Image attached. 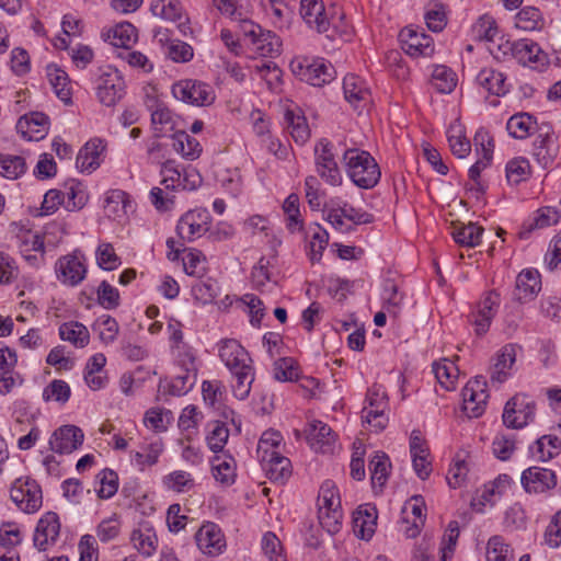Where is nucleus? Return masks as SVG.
Listing matches in <instances>:
<instances>
[{
    "label": "nucleus",
    "mask_w": 561,
    "mask_h": 561,
    "mask_svg": "<svg viewBox=\"0 0 561 561\" xmlns=\"http://www.w3.org/2000/svg\"><path fill=\"white\" fill-rule=\"evenodd\" d=\"M65 208L69 211L81 209L88 202V193L84 185L75 179H70L64 184Z\"/></svg>",
    "instance_id": "obj_33"
},
{
    "label": "nucleus",
    "mask_w": 561,
    "mask_h": 561,
    "mask_svg": "<svg viewBox=\"0 0 561 561\" xmlns=\"http://www.w3.org/2000/svg\"><path fill=\"white\" fill-rule=\"evenodd\" d=\"M161 175L162 181L161 184L165 187V190H176L179 187H182L183 190H194L201 184V176L196 175L195 178L197 180H194L192 184L183 183L182 181V173L175 167L174 161L168 160L165 161L161 167Z\"/></svg>",
    "instance_id": "obj_30"
},
{
    "label": "nucleus",
    "mask_w": 561,
    "mask_h": 561,
    "mask_svg": "<svg viewBox=\"0 0 561 561\" xmlns=\"http://www.w3.org/2000/svg\"><path fill=\"white\" fill-rule=\"evenodd\" d=\"M343 162L352 182L364 190L376 186L380 180V170L374 157L365 150L351 148L344 151Z\"/></svg>",
    "instance_id": "obj_1"
},
{
    "label": "nucleus",
    "mask_w": 561,
    "mask_h": 561,
    "mask_svg": "<svg viewBox=\"0 0 561 561\" xmlns=\"http://www.w3.org/2000/svg\"><path fill=\"white\" fill-rule=\"evenodd\" d=\"M515 360L516 345L507 344L502 347L500 353L496 355L495 363L491 367V381L497 383L504 382L507 379L510 369L514 365Z\"/></svg>",
    "instance_id": "obj_28"
},
{
    "label": "nucleus",
    "mask_w": 561,
    "mask_h": 561,
    "mask_svg": "<svg viewBox=\"0 0 561 561\" xmlns=\"http://www.w3.org/2000/svg\"><path fill=\"white\" fill-rule=\"evenodd\" d=\"M542 130V128L540 129ZM534 154L539 163L548 167L558 154V145L556 137L550 133V127L547 130L540 131L534 142Z\"/></svg>",
    "instance_id": "obj_27"
},
{
    "label": "nucleus",
    "mask_w": 561,
    "mask_h": 561,
    "mask_svg": "<svg viewBox=\"0 0 561 561\" xmlns=\"http://www.w3.org/2000/svg\"><path fill=\"white\" fill-rule=\"evenodd\" d=\"M477 82L489 93L496 96L505 95L508 92L506 77L492 68L480 70L477 76Z\"/></svg>",
    "instance_id": "obj_31"
},
{
    "label": "nucleus",
    "mask_w": 561,
    "mask_h": 561,
    "mask_svg": "<svg viewBox=\"0 0 561 561\" xmlns=\"http://www.w3.org/2000/svg\"><path fill=\"white\" fill-rule=\"evenodd\" d=\"M299 12L308 27L320 34L330 30L331 21L322 0H300Z\"/></svg>",
    "instance_id": "obj_14"
},
{
    "label": "nucleus",
    "mask_w": 561,
    "mask_h": 561,
    "mask_svg": "<svg viewBox=\"0 0 561 561\" xmlns=\"http://www.w3.org/2000/svg\"><path fill=\"white\" fill-rule=\"evenodd\" d=\"M59 517L54 512L46 513L37 523L33 542L39 551H46L50 545H54L59 536Z\"/></svg>",
    "instance_id": "obj_16"
},
{
    "label": "nucleus",
    "mask_w": 561,
    "mask_h": 561,
    "mask_svg": "<svg viewBox=\"0 0 561 561\" xmlns=\"http://www.w3.org/2000/svg\"><path fill=\"white\" fill-rule=\"evenodd\" d=\"M25 171L26 163L24 158L0 153V174L3 178L15 180L24 174Z\"/></svg>",
    "instance_id": "obj_47"
},
{
    "label": "nucleus",
    "mask_w": 561,
    "mask_h": 561,
    "mask_svg": "<svg viewBox=\"0 0 561 561\" xmlns=\"http://www.w3.org/2000/svg\"><path fill=\"white\" fill-rule=\"evenodd\" d=\"M98 302L105 309L112 310L119 306V291L106 280H102L96 290Z\"/></svg>",
    "instance_id": "obj_57"
},
{
    "label": "nucleus",
    "mask_w": 561,
    "mask_h": 561,
    "mask_svg": "<svg viewBox=\"0 0 561 561\" xmlns=\"http://www.w3.org/2000/svg\"><path fill=\"white\" fill-rule=\"evenodd\" d=\"M402 49L412 57H428L434 53L432 37L425 33L405 27L399 34Z\"/></svg>",
    "instance_id": "obj_15"
},
{
    "label": "nucleus",
    "mask_w": 561,
    "mask_h": 561,
    "mask_svg": "<svg viewBox=\"0 0 561 561\" xmlns=\"http://www.w3.org/2000/svg\"><path fill=\"white\" fill-rule=\"evenodd\" d=\"M345 100L355 108H363L370 102V91L356 75H347L343 80Z\"/></svg>",
    "instance_id": "obj_23"
},
{
    "label": "nucleus",
    "mask_w": 561,
    "mask_h": 561,
    "mask_svg": "<svg viewBox=\"0 0 561 561\" xmlns=\"http://www.w3.org/2000/svg\"><path fill=\"white\" fill-rule=\"evenodd\" d=\"M130 540L134 547L144 556L150 557L157 549V536L153 529L147 525L135 529Z\"/></svg>",
    "instance_id": "obj_36"
},
{
    "label": "nucleus",
    "mask_w": 561,
    "mask_h": 561,
    "mask_svg": "<svg viewBox=\"0 0 561 561\" xmlns=\"http://www.w3.org/2000/svg\"><path fill=\"white\" fill-rule=\"evenodd\" d=\"M101 488L98 491V495L101 499H111L118 489V477L115 471L111 469L102 470L98 476Z\"/></svg>",
    "instance_id": "obj_58"
},
{
    "label": "nucleus",
    "mask_w": 561,
    "mask_h": 561,
    "mask_svg": "<svg viewBox=\"0 0 561 561\" xmlns=\"http://www.w3.org/2000/svg\"><path fill=\"white\" fill-rule=\"evenodd\" d=\"M455 72L443 65H438L432 72V84L439 93H450L456 87Z\"/></svg>",
    "instance_id": "obj_48"
},
{
    "label": "nucleus",
    "mask_w": 561,
    "mask_h": 561,
    "mask_svg": "<svg viewBox=\"0 0 561 561\" xmlns=\"http://www.w3.org/2000/svg\"><path fill=\"white\" fill-rule=\"evenodd\" d=\"M542 25L540 11L535 7H526L516 14V26L524 31H535Z\"/></svg>",
    "instance_id": "obj_53"
},
{
    "label": "nucleus",
    "mask_w": 561,
    "mask_h": 561,
    "mask_svg": "<svg viewBox=\"0 0 561 561\" xmlns=\"http://www.w3.org/2000/svg\"><path fill=\"white\" fill-rule=\"evenodd\" d=\"M55 272L57 279L62 284L79 285L87 274L84 256L79 251L61 256L55 264Z\"/></svg>",
    "instance_id": "obj_10"
},
{
    "label": "nucleus",
    "mask_w": 561,
    "mask_h": 561,
    "mask_svg": "<svg viewBox=\"0 0 561 561\" xmlns=\"http://www.w3.org/2000/svg\"><path fill=\"white\" fill-rule=\"evenodd\" d=\"M512 56L523 66L541 70L548 64V56L541 47L530 39H519L511 44Z\"/></svg>",
    "instance_id": "obj_12"
},
{
    "label": "nucleus",
    "mask_w": 561,
    "mask_h": 561,
    "mask_svg": "<svg viewBox=\"0 0 561 561\" xmlns=\"http://www.w3.org/2000/svg\"><path fill=\"white\" fill-rule=\"evenodd\" d=\"M231 374L236 378V383L232 386L234 397L239 400L247 399L251 390V385L254 380V373L251 364L244 366V369L239 368L231 371Z\"/></svg>",
    "instance_id": "obj_45"
},
{
    "label": "nucleus",
    "mask_w": 561,
    "mask_h": 561,
    "mask_svg": "<svg viewBox=\"0 0 561 561\" xmlns=\"http://www.w3.org/2000/svg\"><path fill=\"white\" fill-rule=\"evenodd\" d=\"M286 127L297 144L304 145L310 137L307 119L300 113L287 110L284 115Z\"/></svg>",
    "instance_id": "obj_35"
},
{
    "label": "nucleus",
    "mask_w": 561,
    "mask_h": 561,
    "mask_svg": "<svg viewBox=\"0 0 561 561\" xmlns=\"http://www.w3.org/2000/svg\"><path fill=\"white\" fill-rule=\"evenodd\" d=\"M510 546L501 536H492L488 541L486 561H511L508 558Z\"/></svg>",
    "instance_id": "obj_60"
},
{
    "label": "nucleus",
    "mask_w": 561,
    "mask_h": 561,
    "mask_svg": "<svg viewBox=\"0 0 561 561\" xmlns=\"http://www.w3.org/2000/svg\"><path fill=\"white\" fill-rule=\"evenodd\" d=\"M499 304V294L494 290L489 291L479 304V309L473 321L477 334L481 335L488 331L491 320L495 314V308Z\"/></svg>",
    "instance_id": "obj_29"
},
{
    "label": "nucleus",
    "mask_w": 561,
    "mask_h": 561,
    "mask_svg": "<svg viewBox=\"0 0 561 561\" xmlns=\"http://www.w3.org/2000/svg\"><path fill=\"white\" fill-rule=\"evenodd\" d=\"M534 123V117L530 114L518 113L510 117L506 129L514 138L524 139L530 134Z\"/></svg>",
    "instance_id": "obj_46"
},
{
    "label": "nucleus",
    "mask_w": 561,
    "mask_h": 561,
    "mask_svg": "<svg viewBox=\"0 0 561 561\" xmlns=\"http://www.w3.org/2000/svg\"><path fill=\"white\" fill-rule=\"evenodd\" d=\"M261 462L272 482L284 484L291 476L290 460L278 451H264Z\"/></svg>",
    "instance_id": "obj_17"
},
{
    "label": "nucleus",
    "mask_w": 561,
    "mask_h": 561,
    "mask_svg": "<svg viewBox=\"0 0 561 561\" xmlns=\"http://www.w3.org/2000/svg\"><path fill=\"white\" fill-rule=\"evenodd\" d=\"M96 95L99 101L105 106H113L125 93V81L116 68L105 67L101 70Z\"/></svg>",
    "instance_id": "obj_7"
},
{
    "label": "nucleus",
    "mask_w": 561,
    "mask_h": 561,
    "mask_svg": "<svg viewBox=\"0 0 561 561\" xmlns=\"http://www.w3.org/2000/svg\"><path fill=\"white\" fill-rule=\"evenodd\" d=\"M112 33V45L115 47L129 48L137 41V30L129 22L117 24Z\"/></svg>",
    "instance_id": "obj_52"
},
{
    "label": "nucleus",
    "mask_w": 561,
    "mask_h": 561,
    "mask_svg": "<svg viewBox=\"0 0 561 561\" xmlns=\"http://www.w3.org/2000/svg\"><path fill=\"white\" fill-rule=\"evenodd\" d=\"M12 501L25 513L38 511L43 503L39 484L31 478H18L10 490Z\"/></svg>",
    "instance_id": "obj_3"
},
{
    "label": "nucleus",
    "mask_w": 561,
    "mask_h": 561,
    "mask_svg": "<svg viewBox=\"0 0 561 561\" xmlns=\"http://www.w3.org/2000/svg\"><path fill=\"white\" fill-rule=\"evenodd\" d=\"M530 174L529 161L525 158H514L506 164V179L508 183L518 185L526 181Z\"/></svg>",
    "instance_id": "obj_51"
},
{
    "label": "nucleus",
    "mask_w": 561,
    "mask_h": 561,
    "mask_svg": "<svg viewBox=\"0 0 561 561\" xmlns=\"http://www.w3.org/2000/svg\"><path fill=\"white\" fill-rule=\"evenodd\" d=\"M192 293L196 300L203 304H210L217 298L219 294V287L216 280L207 278L196 282L192 286Z\"/></svg>",
    "instance_id": "obj_54"
},
{
    "label": "nucleus",
    "mask_w": 561,
    "mask_h": 561,
    "mask_svg": "<svg viewBox=\"0 0 561 561\" xmlns=\"http://www.w3.org/2000/svg\"><path fill=\"white\" fill-rule=\"evenodd\" d=\"M474 145L478 153L482 157L477 160L474 164L479 165L481 170H484L492 160L494 144L489 133L483 128H480L474 135Z\"/></svg>",
    "instance_id": "obj_49"
},
{
    "label": "nucleus",
    "mask_w": 561,
    "mask_h": 561,
    "mask_svg": "<svg viewBox=\"0 0 561 561\" xmlns=\"http://www.w3.org/2000/svg\"><path fill=\"white\" fill-rule=\"evenodd\" d=\"M214 478L222 484L230 485L234 482V459L231 456H216L211 461Z\"/></svg>",
    "instance_id": "obj_40"
},
{
    "label": "nucleus",
    "mask_w": 561,
    "mask_h": 561,
    "mask_svg": "<svg viewBox=\"0 0 561 561\" xmlns=\"http://www.w3.org/2000/svg\"><path fill=\"white\" fill-rule=\"evenodd\" d=\"M342 511L340 507L335 508H325L319 507V522L323 529H325L330 535H334L341 529V520H342Z\"/></svg>",
    "instance_id": "obj_56"
},
{
    "label": "nucleus",
    "mask_w": 561,
    "mask_h": 561,
    "mask_svg": "<svg viewBox=\"0 0 561 561\" xmlns=\"http://www.w3.org/2000/svg\"><path fill=\"white\" fill-rule=\"evenodd\" d=\"M541 289L540 274L536 270L522 271L516 277L513 298L520 302L533 300Z\"/></svg>",
    "instance_id": "obj_20"
},
{
    "label": "nucleus",
    "mask_w": 561,
    "mask_h": 561,
    "mask_svg": "<svg viewBox=\"0 0 561 561\" xmlns=\"http://www.w3.org/2000/svg\"><path fill=\"white\" fill-rule=\"evenodd\" d=\"M129 206L127 194L121 190H114L107 193L105 198L104 210L107 217L117 219L126 214Z\"/></svg>",
    "instance_id": "obj_44"
},
{
    "label": "nucleus",
    "mask_w": 561,
    "mask_h": 561,
    "mask_svg": "<svg viewBox=\"0 0 561 561\" xmlns=\"http://www.w3.org/2000/svg\"><path fill=\"white\" fill-rule=\"evenodd\" d=\"M291 70L301 81H306L313 87H322L329 83L333 79L334 72L332 66L323 59L293 61Z\"/></svg>",
    "instance_id": "obj_8"
},
{
    "label": "nucleus",
    "mask_w": 561,
    "mask_h": 561,
    "mask_svg": "<svg viewBox=\"0 0 561 561\" xmlns=\"http://www.w3.org/2000/svg\"><path fill=\"white\" fill-rule=\"evenodd\" d=\"M71 394L69 385L60 379L49 382L43 390V399L45 401L54 400L61 404L66 403Z\"/></svg>",
    "instance_id": "obj_55"
},
{
    "label": "nucleus",
    "mask_w": 561,
    "mask_h": 561,
    "mask_svg": "<svg viewBox=\"0 0 561 561\" xmlns=\"http://www.w3.org/2000/svg\"><path fill=\"white\" fill-rule=\"evenodd\" d=\"M98 265L105 270H115L121 264V259L115 253L111 243H101L95 252Z\"/></svg>",
    "instance_id": "obj_59"
},
{
    "label": "nucleus",
    "mask_w": 561,
    "mask_h": 561,
    "mask_svg": "<svg viewBox=\"0 0 561 561\" xmlns=\"http://www.w3.org/2000/svg\"><path fill=\"white\" fill-rule=\"evenodd\" d=\"M205 257L201 251L191 250L183 257V267L187 275L202 277L205 272Z\"/></svg>",
    "instance_id": "obj_63"
},
{
    "label": "nucleus",
    "mask_w": 561,
    "mask_h": 561,
    "mask_svg": "<svg viewBox=\"0 0 561 561\" xmlns=\"http://www.w3.org/2000/svg\"><path fill=\"white\" fill-rule=\"evenodd\" d=\"M213 2L222 15L229 16L232 21L243 20L245 0H213Z\"/></svg>",
    "instance_id": "obj_64"
},
{
    "label": "nucleus",
    "mask_w": 561,
    "mask_h": 561,
    "mask_svg": "<svg viewBox=\"0 0 561 561\" xmlns=\"http://www.w3.org/2000/svg\"><path fill=\"white\" fill-rule=\"evenodd\" d=\"M229 437V430L226 424L219 421L214 422L213 428L207 436V444L211 451H222Z\"/></svg>",
    "instance_id": "obj_61"
},
{
    "label": "nucleus",
    "mask_w": 561,
    "mask_h": 561,
    "mask_svg": "<svg viewBox=\"0 0 561 561\" xmlns=\"http://www.w3.org/2000/svg\"><path fill=\"white\" fill-rule=\"evenodd\" d=\"M105 150V144L102 139L94 138L89 140L78 152L76 167L81 172H92L100 167V156Z\"/></svg>",
    "instance_id": "obj_26"
},
{
    "label": "nucleus",
    "mask_w": 561,
    "mask_h": 561,
    "mask_svg": "<svg viewBox=\"0 0 561 561\" xmlns=\"http://www.w3.org/2000/svg\"><path fill=\"white\" fill-rule=\"evenodd\" d=\"M172 147L179 154L187 160L197 159L202 152V146L198 140L183 130L173 134Z\"/></svg>",
    "instance_id": "obj_34"
},
{
    "label": "nucleus",
    "mask_w": 561,
    "mask_h": 561,
    "mask_svg": "<svg viewBox=\"0 0 561 561\" xmlns=\"http://www.w3.org/2000/svg\"><path fill=\"white\" fill-rule=\"evenodd\" d=\"M219 357L230 371L243 368L251 364L247 351L234 339L222 340L219 344Z\"/></svg>",
    "instance_id": "obj_21"
},
{
    "label": "nucleus",
    "mask_w": 561,
    "mask_h": 561,
    "mask_svg": "<svg viewBox=\"0 0 561 561\" xmlns=\"http://www.w3.org/2000/svg\"><path fill=\"white\" fill-rule=\"evenodd\" d=\"M530 451L538 460L547 461L560 454L561 440L553 435H543L530 447Z\"/></svg>",
    "instance_id": "obj_38"
},
{
    "label": "nucleus",
    "mask_w": 561,
    "mask_h": 561,
    "mask_svg": "<svg viewBox=\"0 0 561 561\" xmlns=\"http://www.w3.org/2000/svg\"><path fill=\"white\" fill-rule=\"evenodd\" d=\"M391 463L389 457L385 453H375L369 461V470L371 473V483L374 486L382 488L388 479Z\"/></svg>",
    "instance_id": "obj_41"
},
{
    "label": "nucleus",
    "mask_w": 561,
    "mask_h": 561,
    "mask_svg": "<svg viewBox=\"0 0 561 561\" xmlns=\"http://www.w3.org/2000/svg\"><path fill=\"white\" fill-rule=\"evenodd\" d=\"M199 550L208 556H218L226 547L220 528L214 523L203 525L195 535Z\"/></svg>",
    "instance_id": "obj_18"
},
{
    "label": "nucleus",
    "mask_w": 561,
    "mask_h": 561,
    "mask_svg": "<svg viewBox=\"0 0 561 561\" xmlns=\"http://www.w3.org/2000/svg\"><path fill=\"white\" fill-rule=\"evenodd\" d=\"M377 522V508L374 505L365 504L358 506L353 514V528L357 537L368 540L375 534Z\"/></svg>",
    "instance_id": "obj_24"
},
{
    "label": "nucleus",
    "mask_w": 561,
    "mask_h": 561,
    "mask_svg": "<svg viewBox=\"0 0 561 561\" xmlns=\"http://www.w3.org/2000/svg\"><path fill=\"white\" fill-rule=\"evenodd\" d=\"M153 104L148 105L151 112V124L156 131L172 130L175 126V117L173 113L157 100H152Z\"/></svg>",
    "instance_id": "obj_37"
},
{
    "label": "nucleus",
    "mask_w": 561,
    "mask_h": 561,
    "mask_svg": "<svg viewBox=\"0 0 561 561\" xmlns=\"http://www.w3.org/2000/svg\"><path fill=\"white\" fill-rule=\"evenodd\" d=\"M150 11L153 15L160 16L164 20L174 22L179 21L178 27L184 36L191 33L188 19L185 18V21H181L183 16V7L179 0H157L151 3Z\"/></svg>",
    "instance_id": "obj_22"
},
{
    "label": "nucleus",
    "mask_w": 561,
    "mask_h": 561,
    "mask_svg": "<svg viewBox=\"0 0 561 561\" xmlns=\"http://www.w3.org/2000/svg\"><path fill=\"white\" fill-rule=\"evenodd\" d=\"M210 214L205 208L186 211L178 221L176 233L182 241L192 242L209 230Z\"/></svg>",
    "instance_id": "obj_5"
},
{
    "label": "nucleus",
    "mask_w": 561,
    "mask_h": 561,
    "mask_svg": "<svg viewBox=\"0 0 561 561\" xmlns=\"http://www.w3.org/2000/svg\"><path fill=\"white\" fill-rule=\"evenodd\" d=\"M459 524L457 520H451L448 524V527L444 534L443 542H442V561H447V559L451 558L458 537H459Z\"/></svg>",
    "instance_id": "obj_62"
},
{
    "label": "nucleus",
    "mask_w": 561,
    "mask_h": 561,
    "mask_svg": "<svg viewBox=\"0 0 561 561\" xmlns=\"http://www.w3.org/2000/svg\"><path fill=\"white\" fill-rule=\"evenodd\" d=\"M307 439L312 449L322 454L332 451L335 440L331 427L321 421L310 423Z\"/></svg>",
    "instance_id": "obj_25"
},
{
    "label": "nucleus",
    "mask_w": 561,
    "mask_h": 561,
    "mask_svg": "<svg viewBox=\"0 0 561 561\" xmlns=\"http://www.w3.org/2000/svg\"><path fill=\"white\" fill-rule=\"evenodd\" d=\"M462 410L469 417H479L484 413L489 394L486 381L482 376L469 380L462 389Z\"/></svg>",
    "instance_id": "obj_9"
},
{
    "label": "nucleus",
    "mask_w": 561,
    "mask_h": 561,
    "mask_svg": "<svg viewBox=\"0 0 561 561\" xmlns=\"http://www.w3.org/2000/svg\"><path fill=\"white\" fill-rule=\"evenodd\" d=\"M49 118L41 112H33L19 118L16 130L27 140L43 139L48 130Z\"/></svg>",
    "instance_id": "obj_19"
},
{
    "label": "nucleus",
    "mask_w": 561,
    "mask_h": 561,
    "mask_svg": "<svg viewBox=\"0 0 561 561\" xmlns=\"http://www.w3.org/2000/svg\"><path fill=\"white\" fill-rule=\"evenodd\" d=\"M59 335L64 341H69L76 347H84L89 343L88 329L80 322L71 321L59 327Z\"/></svg>",
    "instance_id": "obj_39"
},
{
    "label": "nucleus",
    "mask_w": 561,
    "mask_h": 561,
    "mask_svg": "<svg viewBox=\"0 0 561 561\" xmlns=\"http://www.w3.org/2000/svg\"><path fill=\"white\" fill-rule=\"evenodd\" d=\"M520 483L529 494H540L557 485V474L553 470L533 466L523 471Z\"/></svg>",
    "instance_id": "obj_11"
},
{
    "label": "nucleus",
    "mask_w": 561,
    "mask_h": 561,
    "mask_svg": "<svg viewBox=\"0 0 561 561\" xmlns=\"http://www.w3.org/2000/svg\"><path fill=\"white\" fill-rule=\"evenodd\" d=\"M274 379L280 382H293L299 378V367L293 357H282L273 365Z\"/></svg>",
    "instance_id": "obj_43"
},
{
    "label": "nucleus",
    "mask_w": 561,
    "mask_h": 561,
    "mask_svg": "<svg viewBox=\"0 0 561 561\" xmlns=\"http://www.w3.org/2000/svg\"><path fill=\"white\" fill-rule=\"evenodd\" d=\"M536 403L525 393L511 398L503 411V423L511 428H522L535 417Z\"/></svg>",
    "instance_id": "obj_2"
},
{
    "label": "nucleus",
    "mask_w": 561,
    "mask_h": 561,
    "mask_svg": "<svg viewBox=\"0 0 561 561\" xmlns=\"http://www.w3.org/2000/svg\"><path fill=\"white\" fill-rule=\"evenodd\" d=\"M484 229L476 222L454 224L451 236L459 245L474 248L480 241Z\"/></svg>",
    "instance_id": "obj_32"
},
{
    "label": "nucleus",
    "mask_w": 561,
    "mask_h": 561,
    "mask_svg": "<svg viewBox=\"0 0 561 561\" xmlns=\"http://www.w3.org/2000/svg\"><path fill=\"white\" fill-rule=\"evenodd\" d=\"M47 76L55 89L56 95L66 104L71 103L68 75L56 65H49L47 66Z\"/></svg>",
    "instance_id": "obj_42"
},
{
    "label": "nucleus",
    "mask_w": 561,
    "mask_h": 561,
    "mask_svg": "<svg viewBox=\"0 0 561 561\" xmlns=\"http://www.w3.org/2000/svg\"><path fill=\"white\" fill-rule=\"evenodd\" d=\"M314 162L319 176L329 185L342 184V173L332 151V144L321 139L314 147Z\"/></svg>",
    "instance_id": "obj_6"
},
{
    "label": "nucleus",
    "mask_w": 561,
    "mask_h": 561,
    "mask_svg": "<svg viewBox=\"0 0 561 561\" xmlns=\"http://www.w3.org/2000/svg\"><path fill=\"white\" fill-rule=\"evenodd\" d=\"M447 139L450 150L457 158H466L471 151L470 141L462 136V130L459 125H451L447 130Z\"/></svg>",
    "instance_id": "obj_50"
},
{
    "label": "nucleus",
    "mask_w": 561,
    "mask_h": 561,
    "mask_svg": "<svg viewBox=\"0 0 561 561\" xmlns=\"http://www.w3.org/2000/svg\"><path fill=\"white\" fill-rule=\"evenodd\" d=\"M172 94L182 102L197 106H208L216 98L209 84L191 79L174 83Z\"/></svg>",
    "instance_id": "obj_4"
},
{
    "label": "nucleus",
    "mask_w": 561,
    "mask_h": 561,
    "mask_svg": "<svg viewBox=\"0 0 561 561\" xmlns=\"http://www.w3.org/2000/svg\"><path fill=\"white\" fill-rule=\"evenodd\" d=\"M84 434L76 425H62L50 436V449L57 454H70L83 443Z\"/></svg>",
    "instance_id": "obj_13"
}]
</instances>
